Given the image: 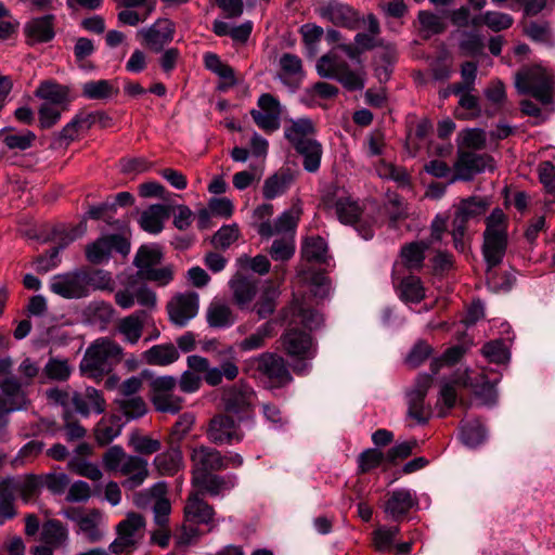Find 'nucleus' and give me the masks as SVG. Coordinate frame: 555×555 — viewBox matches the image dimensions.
<instances>
[{"instance_id":"f257e3e1","label":"nucleus","mask_w":555,"mask_h":555,"mask_svg":"<svg viewBox=\"0 0 555 555\" xmlns=\"http://www.w3.org/2000/svg\"><path fill=\"white\" fill-rule=\"evenodd\" d=\"M284 318L289 320V328L282 336V344L285 351L293 358L310 360L314 357L311 336L297 325L302 324L309 331L319 328L323 323V317L317 310L310 308L304 298H294L292 304L285 309ZM310 369V363L302 361L294 365V371L299 374H306Z\"/></svg>"},{"instance_id":"f03ea898","label":"nucleus","mask_w":555,"mask_h":555,"mask_svg":"<svg viewBox=\"0 0 555 555\" xmlns=\"http://www.w3.org/2000/svg\"><path fill=\"white\" fill-rule=\"evenodd\" d=\"M498 382V378L490 380L483 371L457 370L449 379L443 380L441 384L437 401V406L439 408L438 415L443 417L454 408L457 400L456 387L470 388L483 404H493L498 396L495 389Z\"/></svg>"},{"instance_id":"7ed1b4c3","label":"nucleus","mask_w":555,"mask_h":555,"mask_svg":"<svg viewBox=\"0 0 555 555\" xmlns=\"http://www.w3.org/2000/svg\"><path fill=\"white\" fill-rule=\"evenodd\" d=\"M507 224L506 215L500 208H494L486 218V230L483 232L482 256L487 264L488 283L494 288L508 291L512 283L507 279L506 282L498 285L494 282L493 269L498 267L505 256L507 249Z\"/></svg>"},{"instance_id":"20e7f679","label":"nucleus","mask_w":555,"mask_h":555,"mask_svg":"<svg viewBox=\"0 0 555 555\" xmlns=\"http://www.w3.org/2000/svg\"><path fill=\"white\" fill-rule=\"evenodd\" d=\"M102 461L106 470L127 477L121 485L128 490L142 486L150 475L149 462L145 459L127 454L118 444L109 447L103 454Z\"/></svg>"},{"instance_id":"39448f33","label":"nucleus","mask_w":555,"mask_h":555,"mask_svg":"<svg viewBox=\"0 0 555 555\" xmlns=\"http://www.w3.org/2000/svg\"><path fill=\"white\" fill-rule=\"evenodd\" d=\"M220 404L223 413L238 423L254 426L256 423L257 395L250 385L238 382L221 389Z\"/></svg>"},{"instance_id":"423d86ee","label":"nucleus","mask_w":555,"mask_h":555,"mask_svg":"<svg viewBox=\"0 0 555 555\" xmlns=\"http://www.w3.org/2000/svg\"><path fill=\"white\" fill-rule=\"evenodd\" d=\"M320 77L338 81L348 91H361L365 87L366 73L363 66L352 68L335 52L322 55L315 65Z\"/></svg>"},{"instance_id":"0eeeda50","label":"nucleus","mask_w":555,"mask_h":555,"mask_svg":"<svg viewBox=\"0 0 555 555\" xmlns=\"http://www.w3.org/2000/svg\"><path fill=\"white\" fill-rule=\"evenodd\" d=\"M489 202L479 196L463 198L454 205V215L451 221V236L454 248L459 253H466L469 247L468 224L477 221L485 215Z\"/></svg>"},{"instance_id":"6e6552de","label":"nucleus","mask_w":555,"mask_h":555,"mask_svg":"<svg viewBox=\"0 0 555 555\" xmlns=\"http://www.w3.org/2000/svg\"><path fill=\"white\" fill-rule=\"evenodd\" d=\"M553 85V74L539 65L525 67L515 75L518 93L530 94L543 104L551 102Z\"/></svg>"},{"instance_id":"1a4fd4ad","label":"nucleus","mask_w":555,"mask_h":555,"mask_svg":"<svg viewBox=\"0 0 555 555\" xmlns=\"http://www.w3.org/2000/svg\"><path fill=\"white\" fill-rule=\"evenodd\" d=\"M178 378L172 375L151 377L150 400L157 412L178 414L184 405V398L176 392Z\"/></svg>"},{"instance_id":"9d476101","label":"nucleus","mask_w":555,"mask_h":555,"mask_svg":"<svg viewBox=\"0 0 555 555\" xmlns=\"http://www.w3.org/2000/svg\"><path fill=\"white\" fill-rule=\"evenodd\" d=\"M144 518L130 513L117 525V538L109 544L108 551L115 555L132 553L144 537Z\"/></svg>"},{"instance_id":"9b49d317","label":"nucleus","mask_w":555,"mask_h":555,"mask_svg":"<svg viewBox=\"0 0 555 555\" xmlns=\"http://www.w3.org/2000/svg\"><path fill=\"white\" fill-rule=\"evenodd\" d=\"M323 204L326 209L336 215L341 223L353 224L364 240L373 237L374 232L372 227L360 223L362 209L357 201L350 196L334 194L324 197Z\"/></svg>"},{"instance_id":"f8f14e48","label":"nucleus","mask_w":555,"mask_h":555,"mask_svg":"<svg viewBox=\"0 0 555 555\" xmlns=\"http://www.w3.org/2000/svg\"><path fill=\"white\" fill-rule=\"evenodd\" d=\"M122 353L121 347L108 338L96 339L86 351L80 369L91 375H98L108 370V360L118 359Z\"/></svg>"},{"instance_id":"ddd939ff","label":"nucleus","mask_w":555,"mask_h":555,"mask_svg":"<svg viewBox=\"0 0 555 555\" xmlns=\"http://www.w3.org/2000/svg\"><path fill=\"white\" fill-rule=\"evenodd\" d=\"M431 385V375L418 374L414 385L405 393L406 417L414 420L418 425H425L431 416L430 406L425 404V398Z\"/></svg>"},{"instance_id":"4468645a","label":"nucleus","mask_w":555,"mask_h":555,"mask_svg":"<svg viewBox=\"0 0 555 555\" xmlns=\"http://www.w3.org/2000/svg\"><path fill=\"white\" fill-rule=\"evenodd\" d=\"M241 424L230 415L219 413L209 421L207 438L218 446L240 443L245 436Z\"/></svg>"},{"instance_id":"2eb2a0df","label":"nucleus","mask_w":555,"mask_h":555,"mask_svg":"<svg viewBox=\"0 0 555 555\" xmlns=\"http://www.w3.org/2000/svg\"><path fill=\"white\" fill-rule=\"evenodd\" d=\"M318 15L336 27L354 30L359 26V12L339 0H326L317 9Z\"/></svg>"},{"instance_id":"dca6fc26","label":"nucleus","mask_w":555,"mask_h":555,"mask_svg":"<svg viewBox=\"0 0 555 555\" xmlns=\"http://www.w3.org/2000/svg\"><path fill=\"white\" fill-rule=\"evenodd\" d=\"M493 159L486 154H477L473 151H457V159L454 163V177L452 181H470L478 173L487 169H493Z\"/></svg>"},{"instance_id":"f3484780","label":"nucleus","mask_w":555,"mask_h":555,"mask_svg":"<svg viewBox=\"0 0 555 555\" xmlns=\"http://www.w3.org/2000/svg\"><path fill=\"white\" fill-rule=\"evenodd\" d=\"M113 251L126 256L130 251V243L119 234L102 236L86 247V257L91 263L100 264L108 261Z\"/></svg>"},{"instance_id":"a211bd4d","label":"nucleus","mask_w":555,"mask_h":555,"mask_svg":"<svg viewBox=\"0 0 555 555\" xmlns=\"http://www.w3.org/2000/svg\"><path fill=\"white\" fill-rule=\"evenodd\" d=\"M49 289L65 299L88 297L81 269L53 275L49 282Z\"/></svg>"},{"instance_id":"6ab92c4d","label":"nucleus","mask_w":555,"mask_h":555,"mask_svg":"<svg viewBox=\"0 0 555 555\" xmlns=\"http://www.w3.org/2000/svg\"><path fill=\"white\" fill-rule=\"evenodd\" d=\"M199 307L198 295L195 292L180 293L173 296L167 305L170 321L180 327L185 326L196 317Z\"/></svg>"},{"instance_id":"aec40b11","label":"nucleus","mask_w":555,"mask_h":555,"mask_svg":"<svg viewBox=\"0 0 555 555\" xmlns=\"http://www.w3.org/2000/svg\"><path fill=\"white\" fill-rule=\"evenodd\" d=\"M29 382H22L18 377L10 375L0 380L1 398L8 413L25 410L29 404L26 388Z\"/></svg>"},{"instance_id":"412c9836","label":"nucleus","mask_w":555,"mask_h":555,"mask_svg":"<svg viewBox=\"0 0 555 555\" xmlns=\"http://www.w3.org/2000/svg\"><path fill=\"white\" fill-rule=\"evenodd\" d=\"M301 212L299 205H293L289 209L283 211L273 224L270 221L261 222L258 225L257 232L263 238H269L274 234L294 237Z\"/></svg>"},{"instance_id":"4be33fe9","label":"nucleus","mask_w":555,"mask_h":555,"mask_svg":"<svg viewBox=\"0 0 555 555\" xmlns=\"http://www.w3.org/2000/svg\"><path fill=\"white\" fill-rule=\"evenodd\" d=\"M258 285L259 281L256 278L241 273H236L229 281L232 300L240 310L251 311V305L259 291Z\"/></svg>"},{"instance_id":"5701e85b","label":"nucleus","mask_w":555,"mask_h":555,"mask_svg":"<svg viewBox=\"0 0 555 555\" xmlns=\"http://www.w3.org/2000/svg\"><path fill=\"white\" fill-rule=\"evenodd\" d=\"M191 461L193 464L192 477H199L227 468L225 459L221 452L207 446L194 448L191 453Z\"/></svg>"},{"instance_id":"b1692460","label":"nucleus","mask_w":555,"mask_h":555,"mask_svg":"<svg viewBox=\"0 0 555 555\" xmlns=\"http://www.w3.org/2000/svg\"><path fill=\"white\" fill-rule=\"evenodd\" d=\"M176 31V25L169 18H158L150 27L141 28L138 35L144 40V43L155 52L172 41Z\"/></svg>"},{"instance_id":"393cba45","label":"nucleus","mask_w":555,"mask_h":555,"mask_svg":"<svg viewBox=\"0 0 555 555\" xmlns=\"http://www.w3.org/2000/svg\"><path fill=\"white\" fill-rule=\"evenodd\" d=\"M257 370L273 383L282 386L292 380V375L284 360L270 352H264L251 360Z\"/></svg>"},{"instance_id":"a878e982","label":"nucleus","mask_w":555,"mask_h":555,"mask_svg":"<svg viewBox=\"0 0 555 555\" xmlns=\"http://www.w3.org/2000/svg\"><path fill=\"white\" fill-rule=\"evenodd\" d=\"M115 302L125 310L132 308L135 302L145 308H153L156 305V295L143 284H130L115 293Z\"/></svg>"},{"instance_id":"bb28decb","label":"nucleus","mask_w":555,"mask_h":555,"mask_svg":"<svg viewBox=\"0 0 555 555\" xmlns=\"http://www.w3.org/2000/svg\"><path fill=\"white\" fill-rule=\"evenodd\" d=\"M417 505L418 500L414 491L399 488L389 493V498L385 503V513L392 520L398 521Z\"/></svg>"},{"instance_id":"cd10ccee","label":"nucleus","mask_w":555,"mask_h":555,"mask_svg":"<svg viewBox=\"0 0 555 555\" xmlns=\"http://www.w3.org/2000/svg\"><path fill=\"white\" fill-rule=\"evenodd\" d=\"M55 15L34 17L24 26V34L30 44L50 42L55 36Z\"/></svg>"},{"instance_id":"c85d7f7f","label":"nucleus","mask_w":555,"mask_h":555,"mask_svg":"<svg viewBox=\"0 0 555 555\" xmlns=\"http://www.w3.org/2000/svg\"><path fill=\"white\" fill-rule=\"evenodd\" d=\"M315 134V125L308 117L289 119L284 126V138L294 150L308 141L314 140Z\"/></svg>"},{"instance_id":"c756f323","label":"nucleus","mask_w":555,"mask_h":555,"mask_svg":"<svg viewBox=\"0 0 555 555\" xmlns=\"http://www.w3.org/2000/svg\"><path fill=\"white\" fill-rule=\"evenodd\" d=\"M236 482L237 478L234 474L224 476L208 474L192 477V485L198 488L201 492H206L211 496L223 495L225 492L232 490Z\"/></svg>"},{"instance_id":"7c9ffc66","label":"nucleus","mask_w":555,"mask_h":555,"mask_svg":"<svg viewBox=\"0 0 555 555\" xmlns=\"http://www.w3.org/2000/svg\"><path fill=\"white\" fill-rule=\"evenodd\" d=\"M72 403L77 413L88 416L90 413L101 414L105 410V400L102 392L93 387L72 395Z\"/></svg>"},{"instance_id":"2f4dec72","label":"nucleus","mask_w":555,"mask_h":555,"mask_svg":"<svg viewBox=\"0 0 555 555\" xmlns=\"http://www.w3.org/2000/svg\"><path fill=\"white\" fill-rule=\"evenodd\" d=\"M147 319L149 313L145 310H138L121 318L118 322L117 331L126 343L135 345L142 336L143 327Z\"/></svg>"},{"instance_id":"473e14b6","label":"nucleus","mask_w":555,"mask_h":555,"mask_svg":"<svg viewBox=\"0 0 555 555\" xmlns=\"http://www.w3.org/2000/svg\"><path fill=\"white\" fill-rule=\"evenodd\" d=\"M237 318L229 304L223 300H212L206 310V321L212 328H229Z\"/></svg>"},{"instance_id":"72a5a7b5","label":"nucleus","mask_w":555,"mask_h":555,"mask_svg":"<svg viewBox=\"0 0 555 555\" xmlns=\"http://www.w3.org/2000/svg\"><path fill=\"white\" fill-rule=\"evenodd\" d=\"M153 465L162 476H173L183 467V456L178 446L170 447L166 451L158 453Z\"/></svg>"},{"instance_id":"f704fd0d","label":"nucleus","mask_w":555,"mask_h":555,"mask_svg":"<svg viewBox=\"0 0 555 555\" xmlns=\"http://www.w3.org/2000/svg\"><path fill=\"white\" fill-rule=\"evenodd\" d=\"M185 518L195 524L209 525L212 522L215 511L198 493L189 496L184 506Z\"/></svg>"},{"instance_id":"c9c22d12","label":"nucleus","mask_w":555,"mask_h":555,"mask_svg":"<svg viewBox=\"0 0 555 555\" xmlns=\"http://www.w3.org/2000/svg\"><path fill=\"white\" fill-rule=\"evenodd\" d=\"M169 207L163 204L151 205L139 219L140 227L152 234H157L164 229V222L169 218Z\"/></svg>"},{"instance_id":"e433bc0d","label":"nucleus","mask_w":555,"mask_h":555,"mask_svg":"<svg viewBox=\"0 0 555 555\" xmlns=\"http://www.w3.org/2000/svg\"><path fill=\"white\" fill-rule=\"evenodd\" d=\"M142 357L150 365L167 366L176 362L180 353L172 344H159L145 350Z\"/></svg>"},{"instance_id":"4c0bfd02","label":"nucleus","mask_w":555,"mask_h":555,"mask_svg":"<svg viewBox=\"0 0 555 555\" xmlns=\"http://www.w3.org/2000/svg\"><path fill=\"white\" fill-rule=\"evenodd\" d=\"M87 296L94 291L113 292L115 282L111 272L102 269L81 268Z\"/></svg>"},{"instance_id":"58836bf2","label":"nucleus","mask_w":555,"mask_h":555,"mask_svg":"<svg viewBox=\"0 0 555 555\" xmlns=\"http://www.w3.org/2000/svg\"><path fill=\"white\" fill-rule=\"evenodd\" d=\"M2 142L9 150L26 151L30 149L36 140V134L30 130L17 131L12 127H4L0 130Z\"/></svg>"},{"instance_id":"ea45409f","label":"nucleus","mask_w":555,"mask_h":555,"mask_svg":"<svg viewBox=\"0 0 555 555\" xmlns=\"http://www.w3.org/2000/svg\"><path fill=\"white\" fill-rule=\"evenodd\" d=\"M427 249H429L427 241L412 242L402 246L400 256L404 267L411 271L422 269Z\"/></svg>"},{"instance_id":"a19ab883","label":"nucleus","mask_w":555,"mask_h":555,"mask_svg":"<svg viewBox=\"0 0 555 555\" xmlns=\"http://www.w3.org/2000/svg\"><path fill=\"white\" fill-rule=\"evenodd\" d=\"M301 281L310 288L313 297L325 299L331 293V281L321 271L305 270L300 273Z\"/></svg>"},{"instance_id":"79ce46f5","label":"nucleus","mask_w":555,"mask_h":555,"mask_svg":"<svg viewBox=\"0 0 555 555\" xmlns=\"http://www.w3.org/2000/svg\"><path fill=\"white\" fill-rule=\"evenodd\" d=\"M295 151L302 157V166L306 171L313 173L320 169L323 147L317 139L306 142Z\"/></svg>"},{"instance_id":"37998d69","label":"nucleus","mask_w":555,"mask_h":555,"mask_svg":"<svg viewBox=\"0 0 555 555\" xmlns=\"http://www.w3.org/2000/svg\"><path fill=\"white\" fill-rule=\"evenodd\" d=\"M78 527L91 543L101 541L105 534L103 516L98 509L87 512L86 517H83Z\"/></svg>"},{"instance_id":"c03bdc74","label":"nucleus","mask_w":555,"mask_h":555,"mask_svg":"<svg viewBox=\"0 0 555 555\" xmlns=\"http://www.w3.org/2000/svg\"><path fill=\"white\" fill-rule=\"evenodd\" d=\"M121 420L117 415L102 417L94 429L95 440L100 446H106L121 433Z\"/></svg>"},{"instance_id":"a18cd8bd","label":"nucleus","mask_w":555,"mask_h":555,"mask_svg":"<svg viewBox=\"0 0 555 555\" xmlns=\"http://www.w3.org/2000/svg\"><path fill=\"white\" fill-rule=\"evenodd\" d=\"M35 95L56 106L66 105L68 102V88L52 81L41 82L35 91Z\"/></svg>"},{"instance_id":"49530a36","label":"nucleus","mask_w":555,"mask_h":555,"mask_svg":"<svg viewBox=\"0 0 555 555\" xmlns=\"http://www.w3.org/2000/svg\"><path fill=\"white\" fill-rule=\"evenodd\" d=\"M240 374V369L233 360L223 361L219 367H208L204 374V380L211 387L219 386L223 378L229 382L234 380Z\"/></svg>"},{"instance_id":"de8ad7c7","label":"nucleus","mask_w":555,"mask_h":555,"mask_svg":"<svg viewBox=\"0 0 555 555\" xmlns=\"http://www.w3.org/2000/svg\"><path fill=\"white\" fill-rule=\"evenodd\" d=\"M279 295V289L268 284L261 289L258 300L253 302L251 311H255L259 319H267L275 311Z\"/></svg>"},{"instance_id":"09e8293b","label":"nucleus","mask_w":555,"mask_h":555,"mask_svg":"<svg viewBox=\"0 0 555 555\" xmlns=\"http://www.w3.org/2000/svg\"><path fill=\"white\" fill-rule=\"evenodd\" d=\"M399 297L404 302L418 304L425 298V288L418 276L409 275L401 280L399 287Z\"/></svg>"},{"instance_id":"8fccbe9b","label":"nucleus","mask_w":555,"mask_h":555,"mask_svg":"<svg viewBox=\"0 0 555 555\" xmlns=\"http://www.w3.org/2000/svg\"><path fill=\"white\" fill-rule=\"evenodd\" d=\"M117 93L118 89L106 79L90 80L81 87V95L88 100H108Z\"/></svg>"},{"instance_id":"3c124183","label":"nucleus","mask_w":555,"mask_h":555,"mask_svg":"<svg viewBox=\"0 0 555 555\" xmlns=\"http://www.w3.org/2000/svg\"><path fill=\"white\" fill-rule=\"evenodd\" d=\"M68 539L67 529L55 519L46 521L41 530V541L54 548L63 546Z\"/></svg>"},{"instance_id":"603ef678","label":"nucleus","mask_w":555,"mask_h":555,"mask_svg":"<svg viewBox=\"0 0 555 555\" xmlns=\"http://www.w3.org/2000/svg\"><path fill=\"white\" fill-rule=\"evenodd\" d=\"M87 231V222L81 220L77 225L67 227L59 224L52 230V240L57 243V246L63 250L70 243L81 237Z\"/></svg>"},{"instance_id":"864d4df0","label":"nucleus","mask_w":555,"mask_h":555,"mask_svg":"<svg viewBox=\"0 0 555 555\" xmlns=\"http://www.w3.org/2000/svg\"><path fill=\"white\" fill-rule=\"evenodd\" d=\"M273 330L274 326L272 321L264 322L255 331V333L237 344L238 349L247 352L262 348L266 339L273 335Z\"/></svg>"},{"instance_id":"5fc2aeb1","label":"nucleus","mask_w":555,"mask_h":555,"mask_svg":"<svg viewBox=\"0 0 555 555\" xmlns=\"http://www.w3.org/2000/svg\"><path fill=\"white\" fill-rule=\"evenodd\" d=\"M162 260V251L156 245H143L137 251L133 263L143 275L146 271L154 268Z\"/></svg>"},{"instance_id":"6e6d98bb","label":"nucleus","mask_w":555,"mask_h":555,"mask_svg":"<svg viewBox=\"0 0 555 555\" xmlns=\"http://www.w3.org/2000/svg\"><path fill=\"white\" fill-rule=\"evenodd\" d=\"M327 244L321 236L308 237L301 248L302 257L308 261L323 263L326 260Z\"/></svg>"},{"instance_id":"4d7b16f0","label":"nucleus","mask_w":555,"mask_h":555,"mask_svg":"<svg viewBox=\"0 0 555 555\" xmlns=\"http://www.w3.org/2000/svg\"><path fill=\"white\" fill-rule=\"evenodd\" d=\"M525 35L532 41L552 47L555 38L548 22H530L525 26Z\"/></svg>"},{"instance_id":"13d9d810","label":"nucleus","mask_w":555,"mask_h":555,"mask_svg":"<svg viewBox=\"0 0 555 555\" xmlns=\"http://www.w3.org/2000/svg\"><path fill=\"white\" fill-rule=\"evenodd\" d=\"M487 430L478 421H469L461 428V439L463 443L469 448H475L486 440Z\"/></svg>"},{"instance_id":"bf43d9fd","label":"nucleus","mask_w":555,"mask_h":555,"mask_svg":"<svg viewBox=\"0 0 555 555\" xmlns=\"http://www.w3.org/2000/svg\"><path fill=\"white\" fill-rule=\"evenodd\" d=\"M300 34L307 55L312 57L318 53L319 43L324 35V30L321 26L315 24H305L300 27Z\"/></svg>"},{"instance_id":"052dcab7","label":"nucleus","mask_w":555,"mask_h":555,"mask_svg":"<svg viewBox=\"0 0 555 555\" xmlns=\"http://www.w3.org/2000/svg\"><path fill=\"white\" fill-rule=\"evenodd\" d=\"M291 183L288 175H272L264 180L262 194L266 199H273L286 192Z\"/></svg>"},{"instance_id":"680f3d73","label":"nucleus","mask_w":555,"mask_h":555,"mask_svg":"<svg viewBox=\"0 0 555 555\" xmlns=\"http://www.w3.org/2000/svg\"><path fill=\"white\" fill-rule=\"evenodd\" d=\"M386 460V454L376 448L364 450L358 455V473L366 474L374 468H377Z\"/></svg>"},{"instance_id":"e2e57ef3","label":"nucleus","mask_w":555,"mask_h":555,"mask_svg":"<svg viewBox=\"0 0 555 555\" xmlns=\"http://www.w3.org/2000/svg\"><path fill=\"white\" fill-rule=\"evenodd\" d=\"M400 529L398 526L379 527L373 532V543L378 552H389L393 542L399 534Z\"/></svg>"},{"instance_id":"0e129e2a","label":"nucleus","mask_w":555,"mask_h":555,"mask_svg":"<svg viewBox=\"0 0 555 555\" xmlns=\"http://www.w3.org/2000/svg\"><path fill=\"white\" fill-rule=\"evenodd\" d=\"M44 375L52 380H67L72 373V367L67 360L51 358L43 369Z\"/></svg>"},{"instance_id":"69168bd1","label":"nucleus","mask_w":555,"mask_h":555,"mask_svg":"<svg viewBox=\"0 0 555 555\" xmlns=\"http://www.w3.org/2000/svg\"><path fill=\"white\" fill-rule=\"evenodd\" d=\"M295 254V240L292 236H283L273 241L270 256L275 261H286Z\"/></svg>"},{"instance_id":"338daca9","label":"nucleus","mask_w":555,"mask_h":555,"mask_svg":"<svg viewBox=\"0 0 555 555\" xmlns=\"http://www.w3.org/2000/svg\"><path fill=\"white\" fill-rule=\"evenodd\" d=\"M418 22L422 31L426 33L428 36L441 34L446 29L443 18L429 11H420Z\"/></svg>"},{"instance_id":"774afa93","label":"nucleus","mask_w":555,"mask_h":555,"mask_svg":"<svg viewBox=\"0 0 555 555\" xmlns=\"http://www.w3.org/2000/svg\"><path fill=\"white\" fill-rule=\"evenodd\" d=\"M65 107L51 103H42L38 111L39 126L41 129H50L55 126L62 116Z\"/></svg>"}]
</instances>
